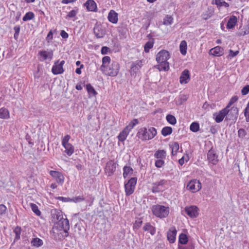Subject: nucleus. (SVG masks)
<instances>
[{"instance_id":"obj_27","label":"nucleus","mask_w":249,"mask_h":249,"mask_svg":"<svg viewBox=\"0 0 249 249\" xmlns=\"http://www.w3.org/2000/svg\"><path fill=\"white\" fill-rule=\"evenodd\" d=\"M214 14V11L213 8H208V10L203 13L202 15V18L204 20H207L210 18Z\"/></svg>"},{"instance_id":"obj_37","label":"nucleus","mask_w":249,"mask_h":249,"mask_svg":"<svg viewBox=\"0 0 249 249\" xmlns=\"http://www.w3.org/2000/svg\"><path fill=\"white\" fill-rule=\"evenodd\" d=\"M187 43L186 41L182 40L181 41L179 45V49L182 55H185L187 53Z\"/></svg>"},{"instance_id":"obj_33","label":"nucleus","mask_w":249,"mask_h":249,"mask_svg":"<svg viewBox=\"0 0 249 249\" xmlns=\"http://www.w3.org/2000/svg\"><path fill=\"white\" fill-rule=\"evenodd\" d=\"M166 153L164 150H158L154 154V157L158 159L162 160L166 157Z\"/></svg>"},{"instance_id":"obj_49","label":"nucleus","mask_w":249,"mask_h":249,"mask_svg":"<svg viewBox=\"0 0 249 249\" xmlns=\"http://www.w3.org/2000/svg\"><path fill=\"white\" fill-rule=\"evenodd\" d=\"M142 221L141 218H137L133 225V228L138 229L142 225Z\"/></svg>"},{"instance_id":"obj_4","label":"nucleus","mask_w":249,"mask_h":249,"mask_svg":"<svg viewBox=\"0 0 249 249\" xmlns=\"http://www.w3.org/2000/svg\"><path fill=\"white\" fill-rule=\"evenodd\" d=\"M120 70V65L118 62L112 61L110 64L102 70L107 75L109 76H116Z\"/></svg>"},{"instance_id":"obj_3","label":"nucleus","mask_w":249,"mask_h":249,"mask_svg":"<svg viewBox=\"0 0 249 249\" xmlns=\"http://www.w3.org/2000/svg\"><path fill=\"white\" fill-rule=\"evenodd\" d=\"M151 210L153 214L160 218L166 217L168 215L170 211L168 207L160 205H153Z\"/></svg>"},{"instance_id":"obj_50","label":"nucleus","mask_w":249,"mask_h":249,"mask_svg":"<svg viewBox=\"0 0 249 249\" xmlns=\"http://www.w3.org/2000/svg\"><path fill=\"white\" fill-rule=\"evenodd\" d=\"M238 99V97L237 96H233L230 100L227 106L226 107L227 108H230L231 106L236 102Z\"/></svg>"},{"instance_id":"obj_47","label":"nucleus","mask_w":249,"mask_h":249,"mask_svg":"<svg viewBox=\"0 0 249 249\" xmlns=\"http://www.w3.org/2000/svg\"><path fill=\"white\" fill-rule=\"evenodd\" d=\"M30 206L33 212L37 215L39 216L41 215V212L38 210V207L36 204L31 203Z\"/></svg>"},{"instance_id":"obj_48","label":"nucleus","mask_w":249,"mask_h":249,"mask_svg":"<svg viewBox=\"0 0 249 249\" xmlns=\"http://www.w3.org/2000/svg\"><path fill=\"white\" fill-rule=\"evenodd\" d=\"M14 232L16 234L15 240H18L20 239V235L21 233V228L18 226L16 227L14 230Z\"/></svg>"},{"instance_id":"obj_61","label":"nucleus","mask_w":249,"mask_h":249,"mask_svg":"<svg viewBox=\"0 0 249 249\" xmlns=\"http://www.w3.org/2000/svg\"><path fill=\"white\" fill-rule=\"evenodd\" d=\"M110 50L109 48L106 46H104L101 49V53L102 54H107L108 52Z\"/></svg>"},{"instance_id":"obj_30","label":"nucleus","mask_w":249,"mask_h":249,"mask_svg":"<svg viewBox=\"0 0 249 249\" xmlns=\"http://www.w3.org/2000/svg\"><path fill=\"white\" fill-rule=\"evenodd\" d=\"M31 244L32 246L38 248L43 245V242L41 239L36 237L32 239Z\"/></svg>"},{"instance_id":"obj_29","label":"nucleus","mask_w":249,"mask_h":249,"mask_svg":"<svg viewBox=\"0 0 249 249\" xmlns=\"http://www.w3.org/2000/svg\"><path fill=\"white\" fill-rule=\"evenodd\" d=\"M123 172L124 178H126L128 176L132 175L133 169L132 167L125 165L123 168Z\"/></svg>"},{"instance_id":"obj_46","label":"nucleus","mask_w":249,"mask_h":249,"mask_svg":"<svg viewBox=\"0 0 249 249\" xmlns=\"http://www.w3.org/2000/svg\"><path fill=\"white\" fill-rule=\"evenodd\" d=\"M190 129L193 132H197L199 129V124L197 122L192 123L190 125Z\"/></svg>"},{"instance_id":"obj_9","label":"nucleus","mask_w":249,"mask_h":249,"mask_svg":"<svg viewBox=\"0 0 249 249\" xmlns=\"http://www.w3.org/2000/svg\"><path fill=\"white\" fill-rule=\"evenodd\" d=\"M117 165L113 160H109L107 162L105 168L106 174L108 176H111L116 171Z\"/></svg>"},{"instance_id":"obj_5","label":"nucleus","mask_w":249,"mask_h":249,"mask_svg":"<svg viewBox=\"0 0 249 249\" xmlns=\"http://www.w3.org/2000/svg\"><path fill=\"white\" fill-rule=\"evenodd\" d=\"M226 109V121H231L234 123L238 116V108L236 107H232L230 108L225 107Z\"/></svg>"},{"instance_id":"obj_20","label":"nucleus","mask_w":249,"mask_h":249,"mask_svg":"<svg viewBox=\"0 0 249 249\" xmlns=\"http://www.w3.org/2000/svg\"><path fill=\"white\" fill-rule=\"evenodd\" d=\"M226 109L223 108L218 112L214 113L213 116L214 117L215 121L216 123H219L221 122L224 118H226Z\"/></svg>"},{"instance_id":"obj_52","label":"nucleus","mask_w":249,"mask_h":249,"mask_svg":"<svg viewBox=\"0 0 249 249\" xmlns=\"http://www.w3.org/2000/svg\"><path fill=\"white\" fill-rule=\"evenodd\" d=\"M70 138H71V137H70V135H66L62 139V145L63 146H64L65 145H66L67 144H69L70 143L69 142V141Z\"/></svg>"},{"instance_id":"obj_14","label":"nucleus","mask_w":249,"mask_h":249,"mask_svg":"<svg viewBox=\"0 0 249 249\" xmlns=\"http://www.w3.org/2000/svg\"><path fill=\"white\" fill-rule=\"evenodd\" d=\"M207 160L209 163L216 165L218 162V155L214 149L211 148L207 153Z\"/></svg>"},{"instance_id":"obj_38","label":"nucleus","mask_w":249,"mask_h":249,"mask_svg":"<svg viewBox=\"0 0 249 249\" xmlns=\"http://www.w3.org/2000/svg\"><path fill=\"white\" fill-rule=\"evenodd\" d=\"M139 123V121L137 119H134L132 120L129 124L125 127V128L128 131H130V130L134 128V127L137 124Z\"/></svg>"},{"instance_id":"obj_56","label":"nucleus","mask_w":249,"mask_h":249,"mask_svg":"<svg viewBox=\"0 0 249 249\" xmlns=\"http://www.w3.org/2000/svg\"><path fill=\"white\" fill-rule=\"evenodd\" d=\"M72 199V201L77 203L84 201L85 200V198L82 196H78L73 197Z\"/></svg>"},{"instance_id":"obj_12","label":"nucleus","mask_w":249,"mask_h":249,"mask_svg":"<svg viewBox=\"0 0 249 249\" xmlns=\"http://www.w3.org/2000/svg\"><path fill=\"white\" fill-rule=\"evenodd\" d=\"M65 63V62L64 60H62L60 63H59V60L55 61L52 69V73L54 75L63 73L64 70L63 69V66Z\"/></svg>"},{"instance_id":"obj_32","label":"nucleus","mask_w":249,"mask_h":249,"mask_svg":"<svg viewBox=\"0 0 249 249\" xmlns=\"http://www.w3.org/2000/svg\"><path fill=\"white\" fill-rule=\"evenodd\" d=\"M129 133V131H128L124 128V129L120 133L119 135L118 136L119 141L122 142L124 141L127 136H128Z\"/></svg>"},{"instance_id":"obj_55","label":"nucleus","mask_w":249,"mask_h":249,"mask_svg":"<svg viewBox=\"0 0 249 249\" xmlns=\"http://www.w3.org/2000/svg\"><path fill=\"white\" fill-rule=\"evenodd\" d=\"M164 164V161L162 160L159 159L155 161V166L157 168L161 167Z\"/></svg>"},{"instance_id":"obj_7","label":"nucleus","mask_w":249,"mask_h":249,"mask_svg":"<svg viewBox=\"0 0 249 249\" xmlns=\"http://www.w3.org/2000/svg\"><path fill=\"white\" fill-rule=\"evenodd\" d=\"M137 181L136 178H131L127 183H125L124 188L126 196H129L133 193Z\"/></svg>"},{"instance_id":"obj_24","label":"nucleus","mask_w":249,"mask_h":249,"mask_svg":"<svg viewBox=\"0 0 249 249\" xmlns=\"http://www.w3.org/2000/svg\"><path fill=\"white\" fill-rule=\"evenodd\" d=\"M88 10L89 11H95L97 8L96 3L93 0H88L85 3Z\"/></svg>"},{"instance_id":"obj_6","label":"nucleus","mask_w":249,"mask_h":249,"mask_svg":"<svg viewBox=\"0 0 249 249\" xmlns=\"http://www.w3.org/2000/svg\"><path fill=\"white\" fill-rule=\"evenodd\" d=\"M51 234L56 241H61L68 237L69 233H66L64 230L58 227V226H54L50 231Z\"/></svg>"},{"instance_id":"obj_54","label":"nucleus","mask_w":249,"mask_h":249,"mask_svg":"<svg viewBox=\"0 0 249 249\" xmlns=\"http://www.w3.org/2000/svg\"><path fill=\"white\" fill-rule=\"evenodd\" d=\"M249 92V85H247L243 88L241 93L243 95H246Z\"/></svg>"},{"instance_id":"obj_41","label":"nucleus","mask_w":249,"mask_h":249,"mask_svg":"<svg viewBox=\"0 0 249 249\" xmlns=\"http://www.w3.org/2000/svg\"><path fill=\"white\" fill-rule=\"evenodd\" d=\"M173 129L170 126L164 127L161 131V134L163 136H167L172 133Z\"/></svg>"},{"instance_id":"obj_62","label":"nucleus","mask_w":249,"mask_h":249,"mask_svg":"<svg viewBox=\"0 0 249 249\" xmlns=\"http://www.w3.org/2000/svg\"><path fill=\"white\" fill-rule=\"evenodd\" d=\"M223 1V0H215V2H214L213 1H212V4H216L217 7H221L222 6V2Z\"/></svg>"},{"instance_id":"obj_10","label":"nucleus","mask_w":249,"mask_h":249,"mask_svg":"<svg viewBox=\"0 0 249 249\" xmlns=\"http://www.w3.org/2000/svg\"><path fill=\"white\" fill-rule=\"evenodd\" d=\"M187 189L193 193L198 191L201 188L199 181L196 179L191 180L187 185Z\"/></svg>"},{"instance_id":"obj_21","label":"nucleus","mask_w":249,"mask_h":249,"mask_svg":"<svg viewBox=\"0 0 249 249\" xmlns=\"http://www.w3.org/2000/svg\"><path fill=\"white\" fill-rule=\"evenodd\" d=\"M38 54L42 58V61L45 60L48 58L51 60L53 58V51H40L38 52Z\"/></svg>"},{"instance_id":"obj_11","label":"nucleus","mask_w":249,"mask_h":249,"mask_svg":"<svg viewBox=\"0 0 249 249\" xmlns=\"http://www.w3.org/2000/svg\"><path fill=\"white\" fill-rule=\"evenodd\" d=\"M142 63L143 61L141 60H137L131 64L130 68V74L132 76H136L137 74L140 71V70L143 65Z\"/></svg>"},{"instance_id":"obj_39","label":"nucleus","mask_w":249,"mask_h":249,"mask_svg":"<svg viewBox=\"0 0 249 249\" xmlns=\"http://www.w3.org/2000/svg\"><path fill=\"white\" fill-rule=\"evenodd\" d=\"M188 241L187 236L184 233H181L179 236L178 242L179 243L185 245Z\"/></svg>"},{"instance_id":"obj_60","label":"nucleus","mask_w":249,"mask_h":249,"mask_svg":"<svg viewBox=\"0 0 249 249\" xmlns=\"http://www.w3.org/2000/svg\"><path fill=\"white\" fill-rule=\"evenodd\" d=\"M195 247L194 245L192 244H189L187 246H183V247H178V249H194Z\"/></svg>"},{"instance_id":"obj_40","label":"nucleus","mask_w":249,"mask_h":249,"mask_svg":"<svg viewBox=\"0 0 249 249\" xmlns=\"http://www.w3.org/2000/svg\"><path fill=\"white\" fill-rule=\"evenodd\" d=\"M248 133L247 131L243 128H240L238 131V136L241 140H244L247 138L248 136Z\"/></svg>"},{"instance_id":"obj_26","label":"nucleus","mask_w":249,"mask_h":249,"mask_svg":"<svg viewBox=\"0 0 249 249\" xmlns=\"http://www.w3.org/2000/svg\"><path fill=\"white\" fill-rule=\"evenodd\" d=\"M143 230L144 231H148L152 235H154L156 233V228L149 223H146L143 227Z\"/></svg>"},{"instance_id":"obj_17","label":"nucleus","mask_w":249,"mask_h":249,"mask_svg":"<svg viewBox=\"0 0 249 249\" xmlns=\"http://www.w3.org/2000/svg\"><path fill=\"white\" fill-rule=\"evenodd\" d=\"M58 227L64 230L66 233H68L70 229L69 221L67 218H61L58 223Z\"/></svg>"},{"instance_id":"obj_63","label":"nucleus","mask_w":249,"mask_h":249,"mask_svg":"<svg viewBox=\"0 0 249 249\" xmlns=\"http://www.w3.org/2000/svg\"><path fill=\"white\" fill-rule=\"evenodd\" d=\"M60 36L63 38H67L69 36L68 34L65 31L62 30L60 33Z\"/></svg>"},{"instance_id":"obj_35","label":"nucleus","mask_w":249,"mask_h":249,"mask_svg":"<svg viewBox=\"0 0 249 249\" xmlns=\"http://www.w3.org/2000/svg\"><path fill=\"white\" fill-rule=\"evenodd\" d=\"M9 117V112L7 108L4 107L0 108V118L6 119Z\"/></svg>"},{"instance_id":"obj_22","label":"nucleus","mask_w":249,"mask_h":249,"mask_svg":"<svg viewBox=\"0 0 249 249\" xmlns=\"http://www.w3.org/2000/svg\"><path fill=\"white\" fill-rule=\"evenodd\" d=\"M108 20L112 23H116L118 22V14L114 10H111L108 15Z\"/></svg>"},{"instance_id":"obj_53","label":"nucleus","mask_w":249,"mask_h":249,"mask_svg":"<svg viewBox=\"0 0 249 249\" xmlns=\"http://www.w3.org/2000/svg\"><path fill=\"white\" fill-rule=\"evenodd\" d=\"M239 53V51H236L235 52H233L232 50H229V54L228 56V58L231 59L236 56Z\"/></svg>"},{"instance_id":"obj_34","label":"nucleus","mask_w":249,"mask_h":249,"mask_svg":"<svg viewBox=\"0 0 249 249\" xmlns=\"http://www.w3.org/2000/svg\"><path fill=\"white\" fill-rule=\"evenodd\" d=\"M169 146L172 150V155L173 156L175 155L179 150V146L178 143L177 142H174L170 143Z\"/></svg>"},{"instance_id":"obj_19","label":"nucleus","mask_w":249,"mask_h":249,"mask_svg":"<svg viewBox=\"0 0 249 249\" xmlns=\"http://www.w3.org/2000/svg\"><path fill=\"white\" fill-rule=\"evenodd\" d=\"M209 54L214 56H222L224 54V49L219 46H216L210 50Z\"/></svg>"},{"instance_id":"obj_64","label":"nucleus","mask_w":249,"mask_h":249,"mask_svg":"<svg viewBox=\"0 0 249 249\" xmlns=\"http://www.w3.org/2000/svg\"><path fill=\"white\" fill-rule=\"evenodd\" d=\"M243 30L246 32L248 35L249 34V23L247 25V26L243 28Z\"/></svg>"},{"instance_id":"obj_31","label":"nucleus","mask_w":249,"mask_h":249,"mask_svg":"<svg viewBox=\"0 0 249 249\" xmlns=\"http://www.w3.org/2000/svg\"><path fill=\"white\" fill-rule=\"evenodd\" d=\"M63 146L65 149L64 152L65 153H66L69 156H71L73 153L74 148L71 144V143L67 144L66 145H65Z\"/></svg>"},{"instance_id":"obj_57","label":"nucleus","mask_w":249,"mask_h":249,"mask_svg":"<svg viewBox=\"0 0 249 249\" xmlns=\"http://www.w3.org/2000/svg\"><path fill=\"white\" fill-rule=\"evenodd\" d=\"M6 207L3 204H0V215H2L6 213Z\"/></svg>"},{"instance_id":"obj_1","label":"nucleus","mask_w":249,"mask_h":249,"mask_svg":"<svg viewBox=\"0 0 249 249\" xmlns=\"http://www.w3.org/2000/svg\"><path fill=\"white\" fill-rule=\"evenodd\" d=\"M170 58L169 52L166 50H161L156 55V61L159 63L155 68L160 71H168L169 69V64L167 60Z\"/></svg>"},{"instance_id":"obj_15","label":"nucleus","mask_w":249,"mask_h":249,"mask_svg":"<svg viewBox=\"0 0 249 249\" xmlns=\"http://www.w3.org/2000/svg\"><path fill=\"white\" fill-rule=\"evenodd\" d=\"M198 208L196 206L186 207L184 211L191 218H196L198 215Z\"/></svg>"},{"instance_id":"obj_42","label":"nucleus","mask_w":249,"mask_h":249,"mask_svg":"<svg viewBox=\"0 0 249 249\" xmlns=\"http://www.w3.org/2000/svg\"><path fill=\"white\" fill-rule=\"evenodd\" d=\"M173 22V18L172 16L166 15L163 19V24L165 25H170Z\"/></svg>"},{"instance_id":"obj_25","label":"nucleus","mask_w":249,"mask_h":249,"mask_svg":"<svg viewBox=\"0 0 249 249\" xmlns=\"http://www.w3.org/2000/svg\"><path fill=\"white\" fill-rule=\"evenodd\" d=\"M177 231L175 229L171 230L167 232V239L170 243H174L176 240Z\"/></svg>"},{"instance_id":"obj_36","label":"nucleus","mask_w":249,"mask_h":249,"mask_svg":"<svg viewBox=\"0 0 249 249\" xmlns=\"http://www.w3.org/2000/svg\"><path fill=\"white\" fill-rule=\"evenodd\" d=\"M110 58L109 56H106L102 58V65L101 66V71L110 64Z\"/></svg>"},{"instance_id":"obj_13","label":"nucleus","mask_w":249,"mask_h":249,"mask_svg":"<svg viewBox=\"0 0 249 249\" xmlns=\"http://www.w3.org/2000/svg\"><path fill=\"white\" fill-rule=\"evenodd\" d=\"M167 181L165 179H161L159 181H157L152 183V191L156 193L160 192L167 184Z\"/></svg>"},{"instance_id":"obj_16","label":"nucleus","mask_w":249,"mask_h":249,"mask_svg":"<svg viewBox=\"0 0 249 249\" xmlns=\"http://www.w3.org/2000/svg\"><path fill=\"white\" fill-rule=\"evenodd\" d=\"M50 175L56 180L57 183L61 185L63 184L65 178L62 173L51 170L50 171Z\"/></svg>"},{"instance_id":"obj_8","label":"nucleus","mask_w":249,"mask_h":249,"mask_svg":"<svg viewBox=\"0 0 249 249\" xmlns=\"http://www.w3.org/2000/svg\"><path fill=\"white\" fill-rule=\"evenodd\" d=\"M93 32L97 38H100L105 36L106 30L105 27H103L101 23L97 22L95 24Z\"/></svg>"},{"instance_id":"obj_59","label":"nucleus","mask_w":249,"mask_h":249,"mask_svg":"<svg viewBox=\"0 0 249 249\" xmlns=\"http://www.w3.org/2000/svg\"><path fill=\"white\" fill-rule=\"evenodd\" d=\"M77 13V11H76L75 10H72L69 12V13L67 15V17H68L70 18H74L76 15Z\"/></svg>"},{"instance_id":"obj_44","label":"nucleus","mask_w":249,"mask_h":249,"mask_svg":"<svg viewBox=\"0 0 249 249\" xmlns=\"http://www.w3.org/2000/svg\"><path fill=\"white\" fill-rule=\"evenodd\" d=\"M154 45V41L153 39L152 40H149L147 41L144 46V51L146 53H148L149 52V50L153 48Z\"/></svg>"},{"instance_id":"obj_28","label":"nucleus","mask_w":249,"mask_h":249,"mask_svg":"<svg viewBox=\"0 0 249 249\" xmlns=\"http://www.w3.org/2000/svg\"><path fill=\"white\" fill-rule=\"evenodd\" d=\"M86 87L89 97L95 96L97 94V92L90 84H87Z\"/></svg>"},{"instance_id":"obj_45","label":"nucleus","mask_w":249,"mask_h":249,"mask_svg":"<svg viewBox=\"0 0 249 249\" xmlns=\"http://www.w3.org/2000/svg\"><path fill=\"white\" fill-rule=\"evenodd\" d=\"M35 17V15L32 12H28L26 13L25 15L23 17L22 20L24 21L31 20Z\"/></svg>"},{"instance_id":"obj_2","label":"nucleus","mask_w":249,"mask_h":249,"mask_svg":"<svg viewBox=\"0 0 249 249\" xmlns=\"http://www.w3.org/2000/svg\"><path fill=\"white\" fill-rule=\"evenodd\" d=\"M157 130L153 127L148 129L146 127L141 128L137 133V136L142 141L152 139L157 135Z\"/></svg>"},{"instance_id":"obj_43","label":"nucleus","mask_w":249,"mask_h":249,"mask_svg":"<svg viewBox=\"0 0 249 249\" xmlns=\"http://www.w3.org/2000/svg\"><path fill=\"white\" fill-rule=\"evenodd\" d=\"M166 119L167 121L171 124L174 125L177 123L176 118L172 115L168 114L166 117Z\"/></svg>"},{"instance_id":"obj_23","label":"nucleus","mask_w":249,"mask_h":249,"mask_svg":"<svg viewBox=\"0 0 249 249\" xmlns=\"http://www.w3.org/2000/svg\"><path fill=\"white\" fill-rule=\"evenodd\" d=\"M237 22V17L235 16H231L228 20V21L227 24V28L228 29H231L233 28L235 25L236 24Z\"/></svg>"},{"instance_id":"obj_18","label":"nucleus","mask_w":249,"mask_h":249,"mask_svg":"<svg viewBox=\"0 0 249 249\" xmlns=\"http://www.w3.org/2000/svg\"><path fill=\"white\" fill-rule=\"evenodd\" d=\"M190 79V71L188 70L185 69L181 74L179 77V82L180 84H187Z\"/></svg>"},{"instance_id":"obj_51","label":"nucleus","mask_w":249,"mask_h":249,"mask_svg":"<svg viewBox=\"0 0 249 249\" xmlns=\"http://www.w3.org/2000/svg\"><path fill=\"white\" fill-rule=\"evenodd\" d=\"M14 30L15 31V34L14 35V37L15 39L17 40L18 38V37L19 36L20 27L19 25L16 26L14 27Z\"/></svg>"},{"instance_id":"obj_58","label":"nucleus","mask_w":249,"mask_h":249,"mask_svg":"<svg viewBox=\"0 0 249 249\" xmlns=\"http://www.w3.org/2000/svg\"><path fill=\"white\" fill-rule=\"evenodd\" d=\"M57 199L65 202L72 201V200L71 198H70L69 197H65L63 196H59L57 197Z\"/></svg>"}]
</instances>
